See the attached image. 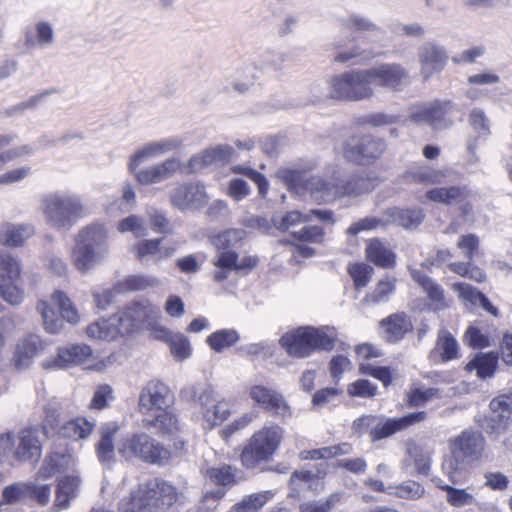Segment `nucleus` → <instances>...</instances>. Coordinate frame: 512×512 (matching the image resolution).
I'll use <instances>...</instances> for the list:
<instances>
[{
    "label": "nucleus",
    "instance_id": "f257e3e1",
    "mask_svg": "<svg viewBox=\"0 0 512 512\" xmlns=\"http://www.w3.org/2000/svg\"><path fill=\"white\" fill-rule=\"evenodd\" d=\"M41 210L51 227L66 230L90 214L89 207L79 195L59 191L42 197Z\"/></svg>",
    "mask_w": 512,
    "mask_h": 512
},
{
    "label": "nucleus",
    "instance_id": "f03ea898",
    "mask_svg": "<svg viewBox=\"0 0 512 512\" xmlns=\"http://www.w3.org/2000/svg\"><path fill=\"white\" fill-rule=\"evenodd\" d=\"M337 334L331 327L302 326L282 335L279 342L294 358H307L315 351L331 350Z\"/></svg>",
    "mask_w": 512,
    "mask_h": 512
},
{
    "label": "nucleus",
    "instance_id": "7ed1b4c3",
    "mask_svg": "<svg viewBox=\"0 0 512 512\" xmlns=\"http://www.w3.org/2000/svg\"><path fill=\"white\" fill-rule=\"evenodd\" d=\"M175 487L164 481L151 480L141 484L131 496L120 504V512H160L177 502Z\"/></svg>",
    "mask_w": 512,
    "mask_h": 512
},
{
    "label": "nucleus",
    "instance_id": "20e7f679",
    "mask_svg": "<svg viewBox=\"0 0 512 512\" xmlns=\"http://www.w3.org/2000/svg\"><path fill=\"white\" fill-rule=\"evenodd\" d=\"M117 451L126 460L138 459L148 464L163 465L171 457L167 448L144 432L121 439Z\"/></svg>",
    "mask_w": 512,
    "mask_h": 512
},
{
    "label": "nucleus",
    "instance_id": "39448f33",
    "mask_svg": "<svg viewBox=\"0 0 512 512\" xmlns=\"http://www.w3.org/2000/svg\"><path fill=\"white\" fill-rule=\"evenodd\" d=\"M369 68L344 72L330 80V96L337 100L361 101L374 95Z\"/></svg>",
    "mask_w": 512,
    "mask_h": 512
},
{
    "label": "nucleus",
    "instance_id": "423d86ee",
    "mask_svg": "<svg viewBox=\"0 0 512 512\" xmlns=\"http://www.w3.org/2000/svg\"><path fill=\"white\" fill-rule=\"evenodd\" d=\"M283 435V428L275 424L256 431L241 453L243 465L253 468L261 461L269 460L278 450Z\"/></svg>",
    "mask_w": 512,
    "mask_h": 512
},
{
    "label": "nucleus",
    "instance_id": "0eeeda50",
    "mask_svg": "<svg viewBox=\"0 0 512 512\" xmlns=\"http://www.w3.org/2000/svg\"><path fill=\"white\" fill-rule=\"evenodd\" d=\"M15 444L13 455L17 461L26 462L39 459L42 445L38 433L32 429H23L17 434L16 443L10 434L0 436V453L5 455Z\"/></svg>",
    "mask_w": 512,
    "mask_h": 512
},
{
    "label": "nucleus",
    "instance_id": "6e6552de",
    "mask_svg": "<svg viewBox=\"0 0 512 512\" xmlns=\"http://www.w3.org/2000/svg\"><path fill=\"white\" fill-rule=\"evenodd\" d=\"M145 161L146 160H139L135 166H132V154L128 162V171L134 176L136 181L142 185L160 183L170 179L176 173L182 171V162L178 158H167L162 162L150 165L145 168H139V165Z\"/></svg>",
    "mask_w": 512,
    "mask_h": 512
},
{
    "label": "nucleus",
    "instance_id": "1a4fd4ad",
    "mask_svg": "<svg viewBox=\"0 0 512 512\" xmlns=\"http://www.w3.org/2000/svg\"><path fill=\"white\" fill-rule=\"evenodd\" d=\"M385 151V143L371 136H353L343 145V156L357 164H369Z\"/></svg>",
    "mask_w": 512,
    "mask_h": 512
},
{
    "label": "nucleus",
    "instance_id": "9d476101",
    "mask_svg": "<svg viewBox=\"0 0 512 512\" xmlns=\"http://www.w3.org/2000/svg\"><path fill=\"white\" fill-rule=\"evenodd\" d=\"M93 360L92 348L84 343L71 344L57 349L54 357L44 360L41 363L43 369H67L73 366L87 365L94 368L90 363Z\"/></svg>",
    "mask_w": 512,
    "mask_h": 512
},
{
    "label": "nucleus",
    "instance_id": "9b49d317",
    "mask_svg": "<svg viewBox=\"0 0 512 512\" xmlns=\"http://www.w3.org/2000/svg\"><path fill=\"white\" fill-rule=\"evenodd\" d=\"M369 70L373 84L384 89L399 92L410 83L409 71L400 63H383Z\"/></svg>",
    "mask_w": 512,
    "mask_h": 512
},
{
    "label": "nucleus",
    "instance_id": "f8f14e48",
    "mask_svg": "<svg viewBox=\"0 0 512 512\" xmlns=\"http://www.w3.org/2000/svg\"><path fill=\"white\" fill-rule=\"evenodd\" d=\"M173 207L181 210H195L204 207L209 196L205 186L199 182H185L177 185L169 194Z\"/></svg>",
    "mask_w": 512,
    "mask_h": 512
},
{
    "label": "nucleus",
    "instance_id": "ddd939ff",
    "mask_svg": "<svg viewBox=\"0 0 512 512\" xmlns=\"http://www.w3.org/2000/svg\"><path fill=\"white\" fill-rule=\"evenodd\" d=\"M453 112L452 101H435L419 107L411 117L417 123H425L434 129H442L453 123Z\"/></svg>",
    "mask_w": 512,
    "mask_h": 512
},
{
    "label": "nucleus",
    "instance_id": "4468645a",
    "mask_svg": "<svg viewBox=\"0 0 512 512\" xmlns=\"http://www.w3.org/2000/svg\"><path fill=\"white\" fill-rule=\"evenodd\" d=\"M172 402L169 387L160 381H150L141 390L138 399L139 411L150 414L155 410L165 409Z\"/></svg>",
    "mask_w": 512,
    "mask_h": 512
},
{
    "label": "nucleus",
    "instance_id": "2eb2a0df",
    "mask_svg": "<svg viewBox=\"0 0 512 512\" xmlns=\"http://www.w3.org/2000/svg\"><path fill=\"white\" fill-rule=\"evenodd\" d=\"M448 58L445 47L433 42L423 44L418 54L420 73L423 79L428 80L434 74L441 72Z\"/></svg>",
    "mask_w": 512,
    "mask_h": 512
},
{
    "label": "nucleus",
    "instance_id": "dca6fc26",
    "mask_svg": "<svg viewBox=\"0 0 512 512\" xmlns=\"http://www.w3.org/2000/svg\"><path fill=\"white\" fill-rule=\"evenodd\" d=\"M234 149L226 144L209 147L193 155L186 165L182 164V171L185 173H196L212 164L230 160Z\"/></svg>",
    "mask_w": 512,
    "mask_h": 512
},
{
    "label": "nucleus",
    "instance_id": "f3484780",
    "mask_svg": "<svg viewBox=\"0 0 512 512\" xmlns=\"http://www.w3.org/2000/svg\"><path fill=\"white\" fill-rule=\"evenodd\" d=\"M306 189L310 192L315 201L329 203L343 197L345 193H355L347 186L340 185L339 179L326 181L319 176H312L306 181Z\"/></svg>",
    "mask_w": 512,
    "mask_h": 512
},
{
    "label": "nucleus",
    "instance_id": "a211bd4d",
    "mask_svg": "<svg viewBox=\"0 0 512 512\" xmlns=\"http://www.w3.org/2000/svg\"><path fill=\"white\" fill-rule=\"evenodd\" d=\"M485 440L481 433L476 431H463L450 441V452L466 459L469 462L478 460L484 451Z\"/></svg>",
    "mask_w": 512,
    "mask_h": 512
},
{
    "label": "nucleus",
    "instance_id": "6ab92c4d",
    "mask_svg": "<svg viewBox=\"0 0 512 512\" xmlns=\"http://www.w3.org/2000/svg\"><path fill=\"white\" fill-rule=\"evenodd\" d=\"M178 249L175 241H165L164 238L140 240L133 244L131 250L135 257L142 260L146 257H155L161 261L172 257Z\"/></svg>",
    "mask_w": 512,
    "mask_h": 512
},
{
    "label": "nucleus",
    "instance_id": "aec40b11",
    "mask_svg": "<svg viewBox=\"0 0 512 512\" xmlns=\"http://www.w3.org/2000/svg\"><path fill=\"white\" fill-rule=\"evenodd\" d=\"M249 396L260 407L274 416L290 415L289 406L283 396L270 388L262 385H254L249 390Z\"/></svg>",
    "mask_w": 512,
    "mask_h": 512
},
{
    "label": "nucleus",
    "instance_id": "412c9836",
    "mask_svg": "<svg viewBox=\"0 0 512 512\" xmlns=\"http://www.w3.org/2000/svg\"><path fill=\"white\" fill-rule=\"evenodd\" d=\"M217 260L214 262L215 266L220 268L214 274V279L218 282L225 280L228 277V272L235 271H249L256 267L258 258L256 256H245L238 259V254L233 250H221Z\"/></svg>",
    "mask_w": 512,
    "mask_h": 512
},
{
    "label": "nucleus",
    "instance_id": "4be33fe9",
    "mask_svg": "<svg viewBox=\"0 0 512 512\" xmlns=\"http://www.w3.org/2000/svg\"><path fill=\"white\" fill-rule=\"evenodd\" d=\"M45 349V343L36 334H29L20 339L14 351L13 362L17 369H26L34 358Z\"/></svg>",
    "mask_w": 512,
    "mask_h": 512
},
{
    "label": "nucleus",
    "instance_id": "5701e85b",
    "mask_svg": "<svg viewBox=\"0 0 512 512\" xmlns=\"http://www.w3.org/2000/svg\"><path fill=\"white\" fill-rule=\"evenodd\" d=\"M426 417L427 413L425 411H420L408 414L401 418L389 419L384 423L376 425L371 431V437L374 440L387 438L415 423L424 421Z\"/></svg>",
    "mask_w": 512,
    "mask_h": 512
},
{
    "label": "nucleus",
    "instance_id": "b1692460",
    "mask_svg": "<svg viewBox=\"0 0 512 512\" xmlns=\"http://www.w3.org/2000/svg\"><path fill=\"white\" fill-rule=\"evenodd\" d=\"M432 482L435 487L446 492L445 500L451 507L462 508L466 506H473L478 503L475 495L469 487L457 488L453 484L445 483L439 477H434Z\"/></svg>",
    "mask_w": 512,
    "mask_h": 512
},
{
    "label": "nucleus",
    "instance_id": "393cba45",
    "mask_svg": "<svg viewBox=\"0 0 512 512\" xmlns=\"http://www.w3.org/2000/svg\"><path fill=\"white\" fill-rule=\"evenodd\" d=\"M182 140L177 137H170L158 141L150 142L135 153H133V163L135 166L139 160H149L180 149Z\"/></svg>",
    "mask_w": 512,
    "mask_h": 512
},
{
    "label": "nucleus",
    "instance_id": "a878e982",
    "mask_svg": "<svg viewBox=\"0 0 512 512\" xmlns=\"http://www.w3.org/2000/svg\"><path fill=\"white\" fill-rule=\"evenodd\" d=\"M107 255L102 248H90L76 242L72 260L78 271L87 273L104 261Z\"/></svg>",
    "mask_w": 512,
    "mask_h": 512
},
{
    "label": "nucleus",
    "instance_id": "bb28decb",
    "mask_svg": "<svg viewBox=\"0 0 512 512\" xmlns=\"http://www.w3.org/2000/svg\"><path fill=\"white\" fill-rule=\"evenodd\" d=\"M380 325L388 342L400 341L408 332L412 331L413 325L405 313H395L384 318Z\"/></svg>",
    "mask_w": 512,
    "mask_h": 512
},
{
    "label": "nucleus",
    "instance_id": "cd10ccee",
    "mask_svg": "<svg viewBox=\"0 0 512 512\" xmlns=\"http://www.w3.org/2000/svg\"><path fill=\"white\" fill-rule=\"evenodd\" d=\"M80 484L81 480L76 475H67L58 479L53 505L57 511L69 507L70 501L78 495Z\"/></svg>",
    "mask_w": 512,
    "mask_h": 512
},
{
    "label": "nucleus",
    "instance_id": "c85d7f7f",
    "mask_svg": "<svg viewBox=\"0 0 512 512\" xmlns=\"http://www.w3.org/2000/svg\"><path fill=\"white\" fill-rule=\"evenodd\" d=\"M366 258L377 267L390 269L396 264V255L380 239L372 238L366 243Z\"/></svg>",
    "mask_w": 512,
    "mask_h": 512
},
{
    "label": "nucleus",
    "instance_id": "c756f323",
    "mask_svg": "<svg viewBox=\"0 0 512 512\" xmlns=\"http://www.w3.org/2000/svg\"><path fill=\"white\" fill-rule=\"evenodd\" d=\"M108 231L104 224L92 223L78 233L76 242L90 248H102L108 254Z\"/></svg>",
    "mask_w": 512,
    "mask_h": 512
},
{
    "label": "nucleus",
    "instance_id": "7c9ffc66",
    "mask_svg": "<svg viewBox=\"0 0 512 512\" xmlns=\"http://www.w3.org/2000/svg\"><path fill=\"white\" fill-rule=\"evenodd\" d=\"M34 233L35 229L30 224H5L0 229V242L6 246L18 247Z\"/></svg>",
    "mask_w": 512,
    "mask_h": 512
},
{
    "label": "nucleus",
    "instance_id": "2f4dec72",
    "mask_svg": "<svg viewBox=\"0 0 512 512\" xmlns=\"http://www.w3.org/2000/svg\"><path fill=\"white\" fill-rule=\"evenodd\" d=\"M387 225L396 224L405 229L416 228L424 219L422 209L390 208L385 211Z\"/></svg>",
    "mask_w": 512,
    "mask_h": 512
},
{
    "label": "nucleus",
    "instance_id": "473e14b6",
    "mask_svg": "<svg viewBox=\"0 0 512 512\" xmlns=\"http://www.w3.org/2000/svg\"><path fill=\"white\" fill-rule=\"evenodd\" d=\"M74 464L73 457L70 453L54 452L50 454L36 475V479H48L53 475L68 469Z\"/></svg>",
    "mask_w": 512,
    "mask_h": 512
},
{
    "label": "nucleus",
    "instance_id": "72a5a7b5",
    "mask_svg": "<svg viewBox=\"0 0 512 512\" xmlns=\"http://www.w3.org/2000/svg\"><path fill=\"white\" fill-rule=\"evenodd\" d=\"M469 193L466 187H436L426 192L425 197L432 202L451 205L465 200Z\"/></svg>",
    "mask_w": 512,
    "mask_h": 512
},
{
    "label": "nucleus",
    "instance_id": "f704fd0d",
    "mask_svg": "<svg viewBox=\"0 0 512 512\" xmlns=\"http://www.w3.org/2000/svg\"><path fill=\"white\" fill-rule=\"evenodd\" d=\"M53 41V27L46 21H39L35 24L34 30L28 28L25 31V46L28 48L50 46Z\"/></svg>",
    "mask_w": 512,
    "mask_h": 512
},
{
    "label": "nucleus",
    "instance_id": "c9c22d12",
    "mask_svg": "<svg viewBox=\"0 0 512 512\" xmlns=\"http://www.w3.org/2000/svg\"><path fill=\"white\" fill-rule=\"evenodd\" d=\"M411 277L423 288L430 300L435 302L436 309H444L448 307V303L445 301L443 289L430 277L417 269H411Z\"/></svg>",
    "mask_w": 512,
    "mask_h": 512
},
{
    "label": "nucleus",
    "instance_id": "e433bc0d",
    "mask_svg": "<svg viewBox=\"0 0 512 512\" xmlns=\"http://www.w3.org/2000/svg\"><path fill=\"white\" fill-rule=\"evenodd\" d=\"M491 420L496 423L500 429L505 427L506 423L512 420V394H503L495 397L490 402Z\"/></svg>",
    "mask_w": 512,
    "mask_h": 512
},
{
    "label": "nucleus",
    "instance_id": "4c0bfd02",
    "mask_svg": "<svg viewBox=\"0 0 512 512\" xmlns=\"http://www.w3.org/2000/svg\"><path fill=\"white\" fill-rule=\"evenodd\" d=\"M118 430L119 427L116 424H108L101 428V437L96 450L98 459L103 464H110L114 460L113 438Z\"/></svg>",
    "mask_w": 512,
    "mask_h": 512
},
{
    "label": "nucleus",
    "instance_id": "58836bf2",
    "mask_svg": "<svg viewBox=\"0 0 512 512\" xmlns=\"http://www.w3.org/2000/svg\"><path fill=\"white\" fill-rule=\"evenodd\" d=\"M95 422L78 417L65 422L59 429V434L64 438L73 440L86 439L93 431Z\"/></svg>",
    "mask_w": 512,
    "mask_h": 512
},
{
    "label": "nucleus",
    "instance_id": "ea45409f",
    "mask_svg": "<svg viewBox=\"0 0 512 512\" xmlns=\"http://www.w3.org/2000/svg\"><path fill=\"white\" fill-rule=\"evenodd\" d=\"M434 350L439 353L443 362L457 359L459 357L458 342L445 328L439 330Z\"/></svg>",
    "mask_w": 512,
    "mask_h": 512
},
{
    "label": "nucleus",
    "instance_id": "a19ab883",
    "mask_svg": "<svg viewBox=\"0 0 512 512\" xmlns=\"http://www.w3.org/2000/svg\"><path fill=\"white\" fill-rule=\"evenodd\" d=\"M86 335L91 340L111 341L118 337V330L112 318L99 319L86 328Z\"/></svg>",
    "mask_w": 512,
    "mask_h": 512
},
{
    "label": "nucleus",
    "instance_id": "79ce46f5",
    "mask_svg": "<svg viewBox=\"0 0 512 512\" xmlns=\"http://www.w3.org/2000/svg\"><path fill=\"white\" fill-rule=\"evenodd\" d=\"M468 462L469 461L466 459L458 456L457 454H453L452 452H450V455L445 458L442 463V471L451 484L458 485L463 483V476L466 472Z\"/></svg>",
    "mask_w": 512,
    "mask_h": 512
},
{
    "label": "nucleus",
    "instance_id": "37998d69",
    "mask_svg": "<svg viewBox=\"0 0 512 512\" xmlns=\"http://www.w3.org/2000/svg\"><path fill=\"white\" fill-rule=\"evenodd\" d=\"M498 364V356L493 352L479 353L467 365L468 371L476 370L480 378L492 377Z\"/></svg>",
    "mask_w": 512,
    "mask_h": 512
},
{
    "label": "nucleus",
    "instance_id": "c03bdc74",
    "mask_svg": "<svg viewBox=\"0 0 512 512\" xmlns=\"http://www.w3.org/2000/svg\"><path fill=\"white\" fill-rule=\"evenodd\" d=\"M424 486L415 480H405L397 485L389 486L388 494L397 498L416 501L424 497Z\"/></svg>",
    "mask_w": 512,
    "mask_h": 512
},
{
    "label": "nucleus",
    "instance_id": "a18cd8bd",
    "mask_svg": "<svg viewBox=\"0 0 512 512\" xmlns=\"http://www.w3.org/2000/svg\"><path fill=\"white\" fill-rule=\"evenodd\" d=\"M138 327L143 323L156 318L159 308L149 301L133 302L124 309Z\"/></svg>",
    "mask_w": 512,
    "mask_h": 512
},
{
    "label": "nucleus",
    "instance_id": "49530a36",
    "mask_svg": "<svg viewBox=\"0 0 512 512\" xmlns=\"http://www.w3.org/2000/svg\"><path fill=\"white\" fill-rule=\"evenodd\" d=\"M407 454L417 474L425 476L429 474L432 462V451L420 445L411 444L407 449Z\"/></svg>",
    "mask_w": 512,
    "mask_h": 512
},
{
    "label": "nucleus",
    "instance_id": "de8ad7c7",
    "mask_svg": "<svg viewBox=\"0 0 512 512\" xmlns=\"http://www.w3.org/2000/svg\"><path fill=\"white\" fill-rule=\"evenodd\" d=\"M406 177L414 183L432 185L442 183L446 173L443 170H437L429 166H421L408 171Z\"/></svg>",
    "mask_w": 512,
    "mask_h": 512
},
{
    "label": "nucleus",
    "instance_id": "09e8293b",
    "mask_svg": "<svg viewBox=\"0 0 512 512\" xmlns=\"http://www.w3.org/2000/svg\"><path fill=\"white\" fill-rule=\"evenodd\" d=\"M21 275V265L9 254H0V287L5 283H15Z\"/></svg>",
    "mask_w": 512,
    "mask_h": 512
},
{
    "label": "nucleus",
    "instance_id": "8fccbe9b",
    "mask_svg": "<svg viewBox=\"0 0 512 512\" xmlns=\"http://www.w3.org/2000/svg\"><path fill=\"white\" fill-rule=\"evenodd\" d=\"M203 419L208 428L221 424L230 415V405L224 400L214 402L209 408L202 412Z\"/></svg>",
    "mask_w": 512,
    "mask_h": 512
},
{
    "label": "nucleus",
    "instance_id": "3c124183",
    "mask_svg": "<svg viewBox=\"0 0 512 512\" xmlns=\"http://www.w3.org/2000/svg\"><path fill=\"white\" fill-rule=\"evenodd\" d=\"M246 236L242 229H228L214 237H212V244L217 250H232L236 247Z\"/></svg>",
    "mask_w": 512,
    "mask_h": 512
},
{
    "label": "nucleus",
    "instance_id": "603ef678",
    "mask_svg": "<svg viewBox=\"0 0 512 512\" xmlns=\"http://www.w3.org/2000/svg\"><path fill=\"white\" fill-rule=\"evenodd\" d=\"M163 436H172L180 429L177 416L171 411H163L158 414L155 419L149 423Z\"/></svg>",
    "mask_w": 512,
    "mask_h": 512
},
{
    "label": "nucleus",
    "instance_id": "864d4df0",
    "mask_svg": "<svg viewBox=\"0 0 512 512\" xmlns=\"http://www.w3.org/2000/svg\"><path fill=\"white\" fill-rule=\"evenodd\" d=\"M238 339L239 335L236 330L222 329L212 333L206 341L212 350L221 352L225 348L235 344Z\"/></svg>",
    "mask_w": 512,
    "mask_h": 512
},
{
    "label": "nucleus",
    "instance_id": "5fc2aeb1",
    "mask_svg": "<svg viewBox=\"0 0 512 512\" xmlns=\"http://www.w3.org/2000/svg\"><path fill=\"white\" fill-rule=\"evenodd\" d=\"M29 491L28 482H16L6 486L2 492L3 500L0 501V512H2L4 504H16L28 498Z\"/></svg>",
    "mask_w": 512,
    "mask_h": 512
},
{
    "label": "nucleus",
    "instance_id": "6e6d98bb",
    "mask_svg": "<svg viewBox=\"0 0 512 512\" xmlns=\"http://www.w3.org/2000/svg\"><path fill=\"white\" fill-rule=\"evenodd\" d=\"M117 230L120 233H132L135 237H144L148 235V227L143 217L138 215H129L117 223Z\"/></svg>",
    "mask_w": 512,
    "mask_h": 512
},
{
    "label": "nucleus",
    "instance_id": "4d7b16f0",
    "mask_svg": "<svg viewBox=\"0 0 512 512\" xmlns=\"http://www.w3.org/2000/svg\"><path fill=\"white\" fill-rule=\"evenodd\" d=\"M352 451V447L348 443H342L330 447H323L315 450H311L302 453L304 459H328L339 455L349 454Z\"/></svg>",
    "mask_w": 512,
    "mask_h": 512
},
{
    "label": "nucleus",
    "instance_id": "13d9d810",
    "mask_svg": "<svg viewBox=\"0 0 512 512\" xmlns=\"http://www.w3.org/2000/svg\"><path fill=\"white\" fill-rule=\"evenodd\" d=\"M339 181L340 185H345L350 190H355V193H345L344 196H359L371 191L375 186L371 178L362 175L352 176L348 179H339Z\"/></svg>",
    "mask_w": 512,
    "mask_h": 512
},
{
    "label": "nucleus",
    "instance_id": "bf43d9fd",
    "mask_svg": "<svg viewBox=\"0 0 512 512\" xmlns=\"http://www.w3.org/2000/svg\"><path fill=\"white\" fill-rule=\"evenodd\" d=\"M168 345L170 353L176 361L188 359L192 354L189 339L181 333H175Z\"/></svg>",
    "mask_w": 512,
    "mask_h": 512
},
{
    "label": "nucleus",
    "instance_id": "052dcab7",
    "mask_svg": "<svg viewBox=\"0 0 512 512\" xmlns=\"http://www.w3.org/2000/svg\"><path fill=\"white\" fill-rule=\"evenodd\" d=\"M310 220V215H303L299 211H290L285 215H279L272 218L274 226L281 231H289L296 225Z\"/></svg>",
    "mask_w": 512,
    "mask_h": 512
},
{
    "label": "nucleus",
    "instance_id": "680f3d73",
    "mask_svg": "<svg viewBox=\"0 0 512 512\" xmlns=\"http://www.w3.org/2000/svg\"><path fill=\"white\" fill-rule=\"evenodd\" d=\"M343 29L352 32L378 31L376 24L368 18L361 15L353 14L341 20Z\"/></svg>",
    "mask_w": 512,
    "mask_h": 512
},
{
    "label": "nucleus",
    "instance_id": "e2e57ef3",
    "mask_svg": "<svg viewBox=\"0 0 512 512\" xmlns=\"http://www.w3.org/2000/svg\"><path fill=\"white\" fill-rule=\"evenodd\" d=\"M52 301L59 307L62 317L69 323H77L79 315L70 299L61 291H55Z\"/></svg>",
    "mask_w": 512,
    "mask_h": 512
},
{
    "label": "nucleus",
    "instance_id": "0e129e2a",
    "mask_svg": "<svg viewBox=\"0 0 512 512\" xmlns=\"http://www.w3.org/2000/svg\"><path fill=\"white\" fill-rule=\"evenodd\" d=\"M290 484L295 489L322 488L323 482L320 477L309 471L294 472L290 478Z\"/></svg>",
    "mask_w": 512,
    "mask_h": 512
},
{
    "label": "nucleus",
    "instance_id": "69168bd1",
    "mask_svg": "<svg viewBox=\"0 0 512 512\" xmlns=\"http://www.w3.org/2000/svg\"><path fill=\"white\" fill-rule=\"evenodd\" d=\"M469 124L478 135L486 138L490 134V122L484 110L474 108L469 114Z\"/></svg>",
    "mask_w": 512,
    "mask_h": 512
},
{
    "label": "nucleus",
    "instance_id": "338daca9",
    "mask_svg": "<svg viewBox=\"0 0 512 512\" xmlns=\"http://www.w3.org/2000/svg\"><path fill=\"white\" fill-rule=\"evenodd\" d=\"M395 282L394 278L389 277L380 280L374 290L366 296L365 300L372 303L383 301L394 292Z\"/></svg>",
    "mask_w": 512,
    "mask_h": 512
},
{
    "label": "nucleus",
    "instance_id": "774afa93",
    "mask_svg": "<svg viewBox=\"0 0 512 512\" xmlns=\"http://www.w3.org/2000/svg\"><path fill=\"white\" fill-rule=\"evenodd\" d=\"M452 289L458 293L465 306H477L483 295V293L468 283H455L452 285Z\"/></svg>",
    "mask_w": 512,
    "mask_h": 512
}]
</instances>
